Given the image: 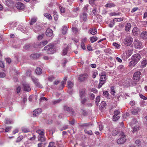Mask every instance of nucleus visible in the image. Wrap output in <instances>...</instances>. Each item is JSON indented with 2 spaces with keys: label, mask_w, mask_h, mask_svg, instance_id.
I'll return each instance as SVG.
<instances>
[{
  "label": "nucleus",
  "mask_w": 147,
  "mask_h": 147,
  "mask_svg": "<svg viewBox=\"0 0 147 147\" xmlns=\"http://www.w3.org/2000/svg\"><path fill=\"white\" fill-rule=\"evenodd\" d=\"M107 76L105 74L103 73L101 74L100 79V82L98 88H100L102 86L103 84H105L107 78Z\"/></svg>",
  "instance_id": "obj_1"
},
{
  "label": "nucleus",
  "mask_w": 147,
  "mask_h": 147,
  "mask_svg": "<svg viewBox=\"0 0 147 147\" xmlns=\"http://www.w3.org/2000/svg\"><path fill=\"white\" fill-rule=\"evenodd\" d=\"M86 93L84 90L80 91L79 96L81 99V102L82 104H84L87 101V99L86 97Z\"/></svg>",
  "instance_id": "obj_2"
},
{
  "label": "nucleus",
  "mask_w": 147,
  "mask_h": 147,
  "mask_svg": "<svg viewBox=\"0 0 147 147\" xmlns=\"http://www.w3.org/2000/svg\"><path fill=\"white\" fill-rule=\"evenodd\" d=\"M44 49L47 51V53L48 54H51L55 52L54 45H52L49 44L45 47Z\"/></svg>",
  "instance_id": "obj_3"
},
{
  "label": "nucleus",
  "mask_w": 147,
  "mask_h": 147,
  "mask_svg": "<svg viewBox=\"0 0 147 147\" xmlns=\"http://www.w3.org/2000/svg\"><path fill=\"white\" fill-rule=\"evenodd\" d=\"M120 137L117 141L118 144H122L124 143L126 140V135L125 133L123 132H121L120 133Z\"/></svg>",
  "instance_id": "obj_4"
},
{
  "label": "nucleus",
  "mask_w": 147,
  "mask_h": 147,
  "mask_svg": "<svg viewBox=\"0 0 147 147\" xmlns=\"http://www.w3.org/2000/svg\"><path fill=\"white\" fill-rule=\"evenodd\" d=\"M133 42V38L130 35L127 36L124 39V43L127 46H129Z\"/></svg>",
  "instance_id": "obj_5"
},
{
  "label": "nucleus",
  "mask_w": 147,
  "mask_h": 147,
  "mask_svg": "<svg viewBox=\"0 0 147 147\" xmlns=\"http://www.w3.org/2000/svg\"><path fill=\"white\" fill-rule=\"evenodd\" d=\"M88 14L86 13L83 12L80 15V20L81 22H86L87 19Z\"/></svg>",
  "instance_id": "obj_6"
},
{
  "label": "nucleus",
  "mask_w": 147,
  "mask_h": 147,
  "mask_svg": "<svg viewBox=\"0 0 147 147\" xmlns=\"http://www.w3.org/2000/svg\"><path fill=\"white\" fill-rule=\"evenodd\" d=\"M32 80L37 87L41 88H43L42 86L38 82V79L35 77H32Z\"/></svg>",
  "instance_id": "obj_7"
},
{
  "label": "nucleus",
  "mask_w": 147,
  "mask_h": 147,
  "mask_svg": "<svg viewBox=\"0 0 147 147\" xmlns=\"http://www.w3.org/2000/svg\"><path fill=\"white\" fill-rule=\"evenodd\" d=\"M120 113V112L118 110H115L114 112V115L113 116V120L116 121L119 119L120 116H118Z\"/></svg>",
  "instance_id": "obj_8"
},
{
  "label": "nucleus",
  "mask_w": 147,
  "mask_h": 147,
  "mask_svg": "<svg viewBox=\"0 0 147 147\" xmlns=\"http://www.w3.org/2000/svg\"><path fill=\"white\" fill-rule=\"evenodd\" d=\"M88 78V75L87 74H81L78 77V80L81 82L84 81Z\"/></svg>",
  "instance_id": "obj_9"
},
{
  "label": "nucleus",
  "mask_w": 147,
  "mask_h": 147,
  "mask_svg": "<svg viewBox=\"0 0 147 147\" xmlns=\"http://www.w3.org/2000/svg\"><path fill=\"white\" fill-rule=\"evenodd\" d=\"M134 46L136 49H140L142 45L141 42L138 40L136 39L134 42Z\"/></svg>",
  "instance_id": "obj_10"
},
{
  "label": "nucleus",
  "mask_w": 147,
  "mask_h": 147,
  "mask_svg": "<svg viewBox=\"0 0 147 147\" xmlns=\"http://www.w3.org/2000/svg\"><path fill=\"white\" fill-rule=\"evenodd\" d=\"M141 72L140 71H137L136 72L133 76V79L134 80H138L139 81L140 79Z\"/></svg>",
  "instance_id": "obj_11"
},
{
  "label": "nucleus",
  "mask_w": 147,
  "mask_h": 147,
  "mask_svg": "<svg viewBox=\"0 0 147 147\" xmlns=\"http://www.w3.org/2000/svg\"><path fill=\"white\" fill-rule=\"evenodd\" d=\"M133 50L130 49H128L127 51L125 52L126 55H125V54L124 53L123 55L125 57V58H127L131 55L133 53Z\"/></svg>",
  "instance_id": "obj_12"
},
{
  "label": "nucleus",
  "mask_w": 147,
  "mask_h": 147,
  "mask_svg": "<svg viewBox=\"0 0 147 147\" xmlns=\"http://www.w3.org/2000/svg\"><path fill=\"white\" fill-rule=\"evenodd\" d=\"M16 8L19 10H22L24 9L25 6L24 4L20 2H18L16 3Z\"/></svg>",
  "instance_id": "obj_13"
},
{
  "label": "nucleus",
  "mask_w": 147,
  "mask_h": 147,
  "mask_svg": "<svg viewBox=\"0 0 147 147\" xmlns=\"http://www.w3.org/2000/svg\"><path fill=\"white\" fill-rule=\"evenodd\" d=\"M141 58L140 55L139 54H136L132 56L131 59L134 60L135 61H137L138 63L140 59Z\"/></svg>",
  "instance_id": "obj_14"
},
{
  "label": "nucleus",
  "mask_w": 147,
  "mask_h": 147,
  "mask_svg": "<svg viewBox=\"0 0 147 147\" xmlns=\"http://www.w3.org/2000/svg\"><path fill=\"white\" fill-rule=\"evenodd\" d=\"M42 112V110L41 109H37L34 110L33 113V115L34 117L38 116Z\"/></svg>",
  "instance_id": "obj_15"
},
{
  "label": "nucleus",
  "mask_w": 147,
  "mask_h": 147,
  "mask_svg": "<svg viewBox=\"0 0 147 147\" xmlns=\"http://www.w3.org/2000/svg\"><path fill=\"white\" fill-rule=\"evenodd\" d=\"M24 90L27 92L30 91L31 89L29 85L27 84H23Z\"/></svg>",
  "instance_id": "obj_16"
},
{
  "label": "nucleus",
  "mask_w": 147,
  "mask_h": 147,
  "mask_svg": "<svg viewBox=\"0 0 147 147\" xmlns=\"http://www.w3.org/2000/svg\"><path fill=\"white\" fill-rule=\"evenodd\" d=\"M46 34L48 37L51 36L53 34V30L50 28L47 29L46 31Z\"/></svg>",
  "instance_id": "obj_17"
},
{
  "label": "nucleus",
  "mask_w": 147,
  "mask_h": 147,
  "mask_svg": "<svg viewBox=\"0 0 147 147\" xmlns=\"http://www.w3.org/2000/svg\"><path fill=\"white\" fill-rule=\"evenodd\" d=\"M139 32V29L136 27H134L132 30V33L135 36H137Z\"/></svg>",
  "instance_id": "obj_18"
},
{
  "label": "nucleus",
  "mask_w": 147,
  "mask_h": 147,
  "mask_svg": "<svg viewBox=\"0 0 147 147\" xmlns=\"http://www.w3.org/2000/svg\"><path fill=\"white\" fill-rule=\"evenodd\" d=\"M68 30L67 27L65 25L63 26L61 29V32L62 34H66Z\"/></svg>",
  "instance_id": "obj_19"
},
{
  "label": "nucleus",
  "mask_w": 147,
  "mask_h": 147,
  "mask_svg": "<svg viewBox=\"0 0 147 147\" xmlns=\"http://www.w3.org/2000/svg\"><path fill=\"white\" fill-rule=\"evenodd\" d=\"M137 63V61H135L134 60L131 59V60L130 61L129 66L131 67H134Z\"/></svg>",
  "instance_id": "obj_20"
},
{
  "label": "nucleus",
  "mask_w": 147,
  "mask_h": 147,
  "mask_svg": "<svg viewBox=\"0 0 147 147\" xmlns=\"http://www.w3.org/2000/svg\"><path fill=\"white\" fill-rule=\"evenodd\" d=\"M64 109L65 110L69 112L70 113L71 115H73L74 113V111L73 110L71 109H70L69 107L65 106L64 107Z\"/></svg>",
  "instance_id": "obj_21"
},
{
  "label": "nucleus",
  "mask_w": 147,
  "mask_h": 147,
  "mask_svg": "<svg viewBox=\"0 0 147 147\" xmlns=\"http://www.w3.org/2000/svg\"><path fill=\"white\" fill-rule=\"evenodd\" d=\"M147 65V59H143L142 61L141 64V67L143 68L146 67Z\"/></svg>",
  "instance_id": "obj_22"
},
{
  "label": "nucleus",
  "mask_w": 147,
  "mask_h": 147,
  "mask_svg": "<svg viewBox=\"0 0 147 147\" xmlns=\"http://www.w3.org/2000/svg\"><path fill=\"white\" fill-rule=\"evenodd\" d=\"M40 56V55L38 54H33L30 55V58L31 59H35L39 58Z\"/></svg>",
  "instance_id": "obj_23"
},
{
  "label": "nucleus",
  "mask_w": 147,
  "mask_h": 147,
  "mask_svg": "<svg viewBox=\"0 0 147 147\" xmlns=\"http://www.w3.org/2000/svg\"><path fill=\"white\" fill-rule=\"evenodd\" d=\"M141 110V109L139 108H136V109L133 110L131 113L133 114L134 115H137L138 113L140 112Z\"/></svg>",
  "instance_id": "obj_24"
},
{
  "label": "nucleus",
  "mask_w": 147,
  "mask_h": 147,
  "mask_svg": "<svg viewBox=\"0 0 147 147\" xmlns=\"http://www.w3.org/2000/svg\"><path fill=\"white\" fill-rule=\"evenodd\" d=\"M131 26V25L130 23H127L125 27V31L127 32L130 30Z\"/></svg>",
  "instance_id": "obj_25"
},
{
  "label": "nucleus",
  "mask_w": 147,
  "mask_h": 147,
  "mask_svg": "<svg viewBox=\"0 0 147 147\" xmlns=\"http://www.w3.org/2000/svg\"><path fill=\"white\" fill-rule=\"evenodd\" d=\"M46 140L44 135L39 136L38 137V140L39 141L43 142L45 141Z\"/></svg>",
  "instance_id": "obj_26"
},
{
  "label": "nucleus",
  "mask_w": 147,
  "mask_h": 147,
  "mask_svg": "<svg viewBox=\"0 0 147 147\" xmlns=\"http://www.w3.org/2000/svg\"><path fill=\"white\" fill-rule=\"evenodd\" d=\"M140 36L143 39H145L147 38V32L144 31L140 34Z\"/></svg>",
  "instance_id": "obj_27"
},
{
  "label": "nucleus",
  "mask_w": 147,
  "mask_h": 147,
  "mask_svg": "<svg viewBox=\"0 0 147 147\" xmlns=\"http://www.w3.org/2000/svg\"><path fill=\"white\" fill-rule=\"evenodd\" d=\"M115 6V4L113 3H107V4H106L105 5V7L106 8H111V7H114Z\"/></svg>",
  "instance_id": "obj_28"
},
{
  "label": "nucleus",
  "mask_w": 147,
  "mask_h": 147,
  "mask_svg": "<svg viewBox=\"0 0 147 147\" xmlns=\"http://www.w3.org/2000/svg\"><path fill=\"white\" fill-rule=\"evenodd\" d=\"M41 28L40 26H36L33 29L35 32L37 33L41 30Z\"/></svg>",
  "instance_id": "obj_29"
},
{
  "label": "nucleus",
  "mask_w": 147,
  "mask_h": 147,
  "mask_svg": "<svg viewBox=\"0 0 147 147\" xmlns=\"http://www.w3.org/2000/svg\"><path fill=\"white\" fill-rule=\"evenodd\" d=\"M131 80L130 79H128L125 81V83L126 84V86H131L132 83H131Z\"/></svg>",
  "instance_id": "obj_30"
},
{
  "label": "nucleus",
  "mask_w": 147,
  "mask_h": 147,
  "mask_svg": "<svg viewBox=\"0 0 147 147\" xmlns=\"http://www.w3.org/2000/svg\"><path fill=\"white\" fill-rule=\"evenodd\" d=\"M90 33L92 35H94L97 33L96 29V28H92L90 30Z\"/></svg>",
  "instance_id": "obj_31"
},
{
  "label": "nucleus",
  "mask_w": 147,
  "mask_h": 147,
  "mask_svg": "<svg viewBox=\"0 0 147 147\" xmlns=\"http://www.w3.org/2000/svg\"><path fill=\"white\" fill-rule=\"evenodd\" d=\"M35 72L36 74L39 75L42 73V70L39 67H37L36 69Z\"/></svg>",
  "instance_id": "obj_32"
},
{
  "label": "nucleus",
  "mask_w": 147,
  "mask_h": 147,
  "mask_svg": "<svg viewBox=\"0 0 147 147\" xmlns=\"http://www.w3.org/2000/svg\"><path fill=\"white\" fill-rule=\"evenodd\" d=\"M13 4V2L11 0H7L5 1V4L7 5L10 6Z\"/></svg>",
  "instance_id": "obj_33"
},
{
  "label": "nucleus",
  "mask_w": 147,
  "mask_h": 147,
  "mask_svg": "<svg viewBox=\"0 0 147 147\" xmlns=\"http://www.w3.org/2000/svg\"><path fill=\"white\" fill-rule=\"evenodd\" d=\"M67 85L68 88H70L73 87L74 84L71 81H68L67 82Z\"/></svg>",
  "instance_id": "obj_34"
},
{
  "label": "nucleus",
  "mask_w": 147,
  "mask_h": 147,
  "mask_svg": "<svg viewBox=\"0 0 147 147\" xmlns=\"http://www.w3.org/2000/svg\"><path fill=\"white\" fill-rule=\"evenodd\" d=\"M69 49V47H67L66 48L64 49L63 50L62 54L63 55H65L67 54V53Z\"/></svg>",
  "instance_id": "obj_35"
},
{
  "label": "nucleus",
  "mask_w": 147,
  "mask_h": 147,
  "mask_svg": "<svg viewBox=\"0 0 147 147\" xmlns=\"http://www.w3.org/2000/svg\"><path fill=\"white\" fill-rule=\"evenodd\" d=\"M5 123L6 124H8L12 123L13 122L11 119L7 118L5 119Z\"/></svg>",
  "instance_id": "obj_36"
},
{
  "label": "nucleus",
  "mask_w": 147,
  "mask_h": 147,
  "mask_svg": "<svg viewBox=\"0 0 147 147\" xmlns=\"http://www.w3.org/2000/svg\"><path fill=\"white\" fill-rule=\"evenodd\" d=\"M132 129V132L133 133H135L139 130V127L138 126H135L134 127H133Z\"/></svg>",
  "instance_id": "obj_37"
},
{
  "label": "nucleus",
  "mask_w": 147,
  "mask_h": 147,
  "mask_svg": "<svg viewBox=\"0 0 147 147\" xmlns=\"http://www.w3.org/2000/svg\"><path fill=\"white\" fill-rule=\"evenodd\" d=\"M104 52L107 55L111 54V50L109 48H107L104 50Z\"/></svg>",
  "instance_id": "obj_38"
},
{
  "label": "nucleus",
  "mask_w": 147,
  "mask_h": 147,
  "mask_svg": "<svg viewBox=\"0 0 147 147\" xmlns=\"http://www.w3.org/2000/svg\"><path fill=\"white\" fill-rule=\"evenodd\" d=\"M37 18L36 17H34L32 18L30 23V25H32L33 24L35 23L36 21Z\"/></svg>",
  "instance_id": "obj_39"
},
{
  "label": "nucleus",
  "mask_w": 147,
  "mask_h": 147,
  "mask_svg": "<svg viewBox=\"0 0 147 147\" xmlns=\"http://www.w3.org/2000/svg\"><path fill=\"white\" fill-rule=\"evenodd\" d=\"M97 38L96 36H93L90 39V40L91 43H93L94 42L96 41L97 40Z\"/></svg>",
  "instance_id": "obj_40"
},
{
  "label": "nucleus",
  "mask_w": 147,
  "mask_h": 147,
  "mask_svg": "<svg viewBox=\"0 0 147 147\" xmlns=\"http://www.w3.org/2000/svg\"><path fill=\"white\" fill-rule=\"evenodd\" d=\"M22 131L24 132H28L30 131V130L28 128L25 127H22Z\"/></svg>",
  "instance_id": "obj_41"
},
{
  "label": "nucleus",
  "mask_w": 147,
  "mask_h": 147,
  "mask_svg": "<svg viewBox=\"0 0 147 147\" xmlns=\"http://www.w3.org/2000/svg\"><path fill=\"white\" fill-rule=\"evenodd\" d=\"M120 14V13H119L116 12H111L109 13V15L110 16H119Z\"/></svg>",
  "instance_id": "obj_42"
},
{
  "label": "nucleus",
  "mask_w": 147,
  "mask_h": 147,
  "mask_svg": "<svg viewBox=\"0 0 147 147\" xmlns=\"http://www.w3.org/2000/svg\"><path fill=\"white\" fill-rule=\"evenodd\" d=\"M71 29L72 32L74 34H76L78 32V29L77 28L72 27Z\"/></svg>",
  "instance_id": "obj_43"
},
{
  "label": "nucleus",
  "mask_w": 147,
  "mask_h": 147,
  "mask_svg": "<svg viewBox=\"0 0 147 147\" xmlns=\"http://www.w3.org/2000/svg\"><path fill=\"white\" fill-rule=\"evenodd\" d=\"M119 133V131L117 129H113L112 132V134L113 136L116 135Z\"/></svg>",
  "instance_id": "obj_44"
},
{
  "label": "nucleus",
  "mask_w": 147,
  "mask_h": 147,
  "mask_svg": "<svg viewBox=\"0 0 147 147\" xmlns=\"http://www.w3.org/2000/svg\"><path fill=\"white\" fill-rule=\"evenodd\" d=\"M100 96H98L96 98V104L97 106L98 105V102H100Z\"/></svg>",
  "instance_id": "obj_45"
},
{
  "label": "nucleus",
  "mask_w": 147,
  "mask_h": 147,
  "mask_svg": "<svg viewBox=\"0 0 147 147\" xmlns=\"http://www.w3.org/2000/svg\"><path fill=\"white\" fill-rule=\"evenodd\" d=\"M138 80H134L133 79V80H131V83H132L131 86H135L136 84L138 82Z\"/></svg>",
  "instance_id": "obj_46"
},
{
  "label": "nucleus",
  "mask_w": 147,
  "mask_h": 147,
  "mask_svg": "<svg viewBox=\"0 0 147 147\" xmlns=\"http://www.w3.org/2000/svg\"><path fill=\"white\" fill-rule=\"evenodd\" d=\"M113 45L116 48L119 49L120 47V45L115 42L113 43Z\"/></svg>",
  "instance_id": "obj_47"
},
{
  "label": "nucleus",
  "mask_w": 147,
  "mask_h": 147,
  "mask_svg": "<svg viewBox=\"0 0 147 147\" xmlns=\"http://www.w3.org/2000/svg\"><path fill=\"white\" fill-rule=\"evenodd\" d=\"M84 131L86 134L89 135H92V132L91 130H88L86 129L84 130Z\"/></svg>",
  "instance_id": "obj_48"
},
{
  "label": "nucleus",
  "mask_w": 147,
  "mask_h": 147,
  "mask_svg": "<svg viewBox=\"0 0 147 147\" xmlns=\"http://www.w3.org/2000/svg\"><path fill=\"white\" fill-rule=\"evenodd\" d=\"M137 123V121H136V119H134L132 121H131V123L130 125L131 126H133V125L135 124H136Z\"/></svg>",
  "instance_id": "obj_49"
},
{
  "label": "nucleus",
  "mask_w": 147,
  "mask_h": 147,
  "mask_svg": "<svg viewBox=\"0 0 147 147\" xmlns=\"http://www.w3.org/2000/svg\"><path fill=\"white\" fill-rule=\"evenodd\" d=\"M59 9L60 10V12L61 13H64L65 11V8L62 7V6H60L59 7Z\"/></svg>",
  "instance_id": "obj_50"
},
{
  "label": "nucleus",
  "mask_w": 147,
  "mask_h": 147,
  "mask_svg": "<svg viewBox=\"0 0 147 147\" xmlns=\"http://www.w3.org/2000/svg\"><path fill=\"white\" fill-rule=\"evenodd\" d=\"M136 144L138 146H140L141 145V142L138 140H137L135 142Z\"/></svg>",
  "instance_id": "obj_51"
},
{
  "label": "nucleus",
  "mask_w": 147,
  "mask_h": 147,
  "mask_svg": "<svg viewBox=\"0 0 147 147\" xmlns=\"http://www.w3.org/2000/svg\"><path fill=\"white\" fill-rule=\"evenodd\" d=\"M106 104L105 102L104 101H102L100 105V107L102 108H104L106 107Z\"/></svg>",
  "instance_id": "obj_52"
},
{
  "label": "nucleus",
  "mask_w": 147,
  "mask_h": 147,
  "mask_svg": "<svg viewBox=\"0 0 147 147\" xmlns=\"http://www.w3.org/2000/svg\"><path fill=\"white\" fill-rule=\"evenodd\" d=\"M44 16L47 18L49 19H51L52 17L50 15L49 13H46L44 14Z\"/></svg>",
  "instance_id": "obj_53"
},
{
  "label": "nucleus",
  "mask_w": 147,
  "mask_h": 147,
  "mask_svg": "<svg viewBox=\"0 0 147 147\" xmlns=\"http://www.w3.org/2000/svg\"><path fill=\"white\" fill-rule=\"evenodd\" d=\"M111 92L112 94L114 95L115 93V91L114 88L113 87H112L111 89Z\"/></svg>",
  "instance_id": "obj_54"
},
{
  "label": "nucleus",
  "mask_w": 147,
  "mask_h": 147,
  "mask_svg": "<svg viewBox=\"0 0 147 147\" xmlns=\"http://www.w3.org/2000/svg\"><path fill=\"white\" fill-rule=\"evenodd\" d=\"M140 106L142 107H144L146 106L145 101L144 100L140 102Z\"/></svg>",
  "instance_id": "obj_55"
},
{
  "label": "nucleus",
  "mask_w": 147,
  "mask_h": 147,
  "mask_svg": "<svg viewBox=\"0 0 147 147\" xmlns=\"http://www.w3.org/2000/svg\"><path fill=\"white\" fill-rule=\"evenodd\" d=\"M23 138V136H19L17 139L16 140V142H20Z\"/></svg>",
  "instance_id": "obj_56"
},
{
  "label": "nucleus",
  "mask_w": 147,
  "mask_h": 147,
  "mask_svg": "<svg viewBox=\"0 0 147 147\" xmlns=\"http://www.w3.org/2000/svg\"><path fill=\"white\" fill-rule=\"evenodd\" d=\"M48 43L47 40H45L42 41V42H40V45L42 46H45Z\"/></svg>",
  "instance_id": "obj_57"
},
{
  "label": "nucleus",
  "mask_w": 147,
  "mask_h": 147,
  "mask_svg": "<svg viewBox=\"0 0 147 147\" xmlns=\"http://www.w3.org/2000/svg\"><path fill=\"white\" fill-rule=\"evenodd\" d=\"M72 11L73 12H77L78 11L80 10V8L78 7L73 8L72 9Z\"/></svg>",
  "instance_id": "obj_58"
},
{
  "label": "nucleus",
  "mask_w": 147,
  "mask_h": 147,
  "mask_svg": "<svg viewBox=\"0 0 147 147\" xmlns=\"http://www.w3.org/2000/svg\"><path fill=\"white\" fill-rule=\"evenodd\" d=\"M124 68V66L122 65H121L119 66L118 67V69L119 70H120V71H121L123 70Z\"/></svg>",
  "instance_id": "obj_59"
},
{
  "label": "nucleus",
  "mask_w": 147,
  "mask_h": 147,
  "mask_svg": "<svg viewBox=\"0 0 147 147\" xmlns=\"http://www.w3.org/2000/svg\"><path fill=\"white\" fill-rule=\"evenodd\" d=\"M36 132L39 134V136L43 135L44 134V133L43 131H41L40 130H38L36 131Z\"/></svg>",
  "instance_id": "obj_60"
},
{
  "label": "nucleus",
  "mask_w": 147,
  "mask_h": 147,
  "mask_svg": "<svg viewBox=\"0 0 147 147\" xmlns=\"http://www.w3.org/2000/svg\"><path fill=\"white\" fill-rule=\"evenodd\" d=\"M6 76L5 74L3 72H0V78H2Z\"/></svg>",
  "instance_id": "obj_61"
},
{
  "label": "nucleus",
  "mask_w": 147,
  "mask_h": 147,
  "mask_svg": "<svg viewBox=\"0 0 147 147\" xmlns=\"http://www.w3.org/2000/svg\"><path fill=\"white\" fill-rule=\"evenodd\" d=\"M81 48L84 50H85L86 49V47L85 45V43L83 42H81Z\"/></svg>",
  "instance_id": "obj_62"
},
{
  "label": "nucleus",
  "mask_w": 147,
  "mask_h": 147,
  "mask_svg": "<svg viewBox=\"0 0 147 147\" xmlns=\"http://www.w3.org/2000/svg\"><path fill=\"white\" fill-rule=\"evenodd\" d=\"M115 24L112 21H111L110 23L108 25V26L110 28H112L114 25Z\"/></svg>",
  "instance_id": "obj_63"
},
{
  "label": "nucleus",
  "mask_w": 147,
  "mask_h": 147,
  "mask_svg": "<svg viewBox=\"0 0 147 147\" xmlns=\"http://www.w3.org/2000/svg\"><path fill=\"white\" fill-rule=\"evenodd\" d=\"M48 147H56L54 146V143L53 142H50L49 143Z\"/></svg>",
  "instance_id": "obj_64"
}]
</instances>
